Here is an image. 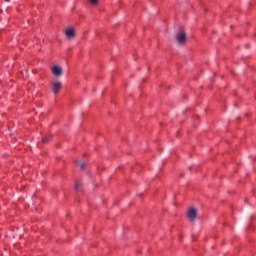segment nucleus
<instances>
[{
  "mask_svg": "<svg viewBox=\"0 0 256 256\" xmlns=\"http://www.w3.org/2000/svg\"><path fill=\"white\" fill-rule=\"evenodd\" d=\"M74 163H76V165H79L80 169H85L87 163H81L79 160H74Z\"/></svg>",
  "mask_w": 256,
  "mask_h": 256,
  "instance_id": "nucleus-7",
  "label": "nucleus"
},
{
  "mask_svg": "<svg viewBox=\"0 0 256 256\" xmlns=\"http://www.w3.org/2000/svg\"><path fill=\"white\" fill-rule=\"evenodd\" d=\"M50 85L51 91L54 93V95H57L63 87V84L61 82H51Z\"/></svg>",
  "mask_w": 256,
  "mask_h": 256,
  "instance_id": "nucleus-3",
  "label": "nucleus"
},
{
  "mask_svg": "<svg viewBox=\"0 0 256 256\" xmlns=\"http://www.w3.org/2000/svg\"><path fill=\"white\" fill-rule=\"evenodd\" d=\"M91 5H99V0H88Z\"/></svg>",
  "mask_w": 256,
  "mask_h": 256,
  "instance_id": "nucleus-8",
  "label": "nucleus"
},
{
  "mask_svg": "<svg viewBox=\"0 0 256 256\" xmlns=\"http://www.w3.org/2000/svg\"><path fill=\"white\" fill-rule=\"evenodd\" d=\"M82 187H83V184H81V182L75 181V186H74L75 191H81Z\"/></svg>",
  "mask_w": 256,
  "mask_h": 256,
  "instance_id": "nucleus-6",
  "label": "nucleus"
},
{
  "mask_svg": "<svg viewBox=\"0 0 256 256\" xmlns=\"http://www.w3.org/2000/svg\"><path fill=\"white\" fill-rule=\"evenodd\" d=\"M98 169L100 170V171H105V167L104 166H98Z\"/></svg>",
  "mask_w": 256,
  "mask_h": 256,
  "instance_id": "nucleus-10",
  "label": "nucleus"
},
{
  "mask_svg": "<svg viewBox=\"0 0 256 256\" xmlns=\"http://www.w3.org/2000/svg\"><path fill=\"white\" fill-rule=\"evenodd\" d=\"M176 41L178 42L179 45H186L187 44V33L185 30L180 29L176 33Z\"/></svg>",
  "mask_w": 256,
  "mask_h": 256,
  "instance_id": "nucleus-1",
  "label": "nucleus"
},
{
  "mask_svg": "<svg viewBox=\"0 0 256 256\" xmlns=\"http://www.w3.org/2000/svg\"><path fill=\"white\" fill-rule=\"evenodd\" d=\"M51 72L55 77H61V75H63V68H61L59 65H54Z\"/></svg>",
  "mask_w": 256,
  "mask_h": 256,
  "instance_id": "nucleus-5",
  "label": "nucleus"
},
{
  "mask_svg": "<svg viewBox=\"0 0 256 256\" xmlns=\"http://www.w3.org/2000/svg\"><path fill=\"white\" fill-rule=\"evenodd\" d=\"M187 217L189 221L193 222L195 219H197V208L190 207L187 211Z\"/></svg>",
  "mask_w": 256,
  "mask_h": 256,
  "instance_id": "nucleus-2",
  "label": "nucleus"
},
{
  "mask_svg": "<svg viewBox=\"0 0 256 256\" xmlns=\"http://www.w3.org/2000/svg\"><path fill=\"white\" fill-rule=\"evenodd\" d=\"M251 219H253V216H251Z\"/></svg>",
  "mask_w": 256,
  "mask_h": 256,
  "instance_id": "nucleus-12",
  "label": "nucleus"
},
{
  "mask_svg": "<svg viewBox=\"0 0 256 256\" xmlns=\"http://www.w3.org/2000/svg\"><path fill=\"white\" fill-rule=\"evenodd\" d=\"M147 81V79H143V83H145Z\"/></svg>",
  "mask_w": 256,
  "mask_h": 256,
  "instance_id": "nucleus-11",
  "label": "nucleus"
},
{
  "mask_svg": "<svg viewBox=\"0 0 256 256\" xmlns=\"http://www.w3.org/2000/svg\"><path fill=\"white\" fill-rule=\"evenodd\" d=\"M42 143H49V138H47V137L43 138Z\"/></svg>",
  "mask_w": 256,
  "mask_h": 256,
  "instance_id": "nucleus-9",
  "label": "nucleus"
},
{
  "mask_svg": "<svg viewBox=\"0 0 256 256\" xmlns=\"http://www.w3.org/2000/svg\"><path fill=\"white\" fill-rule=\"evenodd\" d=\"M65 35L67 39H75V37H77V32L75 31V27H68L65 30Z\"/></svg>",
  "mask_w": 256,
  "mask_h": 256,
  "instance_id": "nucleus-4",
  "label": "nucleus"
}]
</instances>
